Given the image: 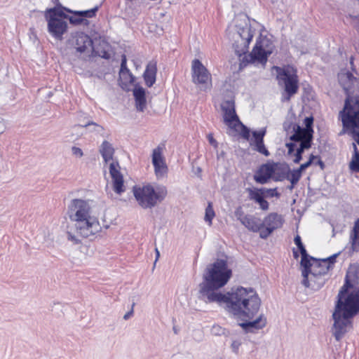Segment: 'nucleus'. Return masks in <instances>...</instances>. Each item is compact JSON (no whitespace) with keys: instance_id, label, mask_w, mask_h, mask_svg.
Returning <instances> with one entry per match:
<instances>
[{"instance_id":"72a5a7b5","label":"nucleus","mask_w":359,"mask_h":359,"mask_svg":"<svg viewBox=\"0 0 359 359\" xmlns=\"http://www.w3.org/2000/svg\"><path fill=\"white\" fill-rule=\"evenodd\" d=\"M246 191L249 194V199L255 202L258 201L261 198H265L264 189L263 188H247Z\"/></svg>"},{"instance_id":"5701e85b","label":"nucleus","mask_w":359,"mask_h":359,"mask_svg":"<svg viewBox=\"0 0 359 359\" xmlns=\"http://www.w3.org/2000/svg\"><path fill=\"white\" fill-rule=\"evenodd\" d=\"M339 253L334 254L333 255L326 258L323 259L320 262H318V270L315 271L318 272L320 275L326 274L330 269L333 267L334 264L336 262V258L338 256Z\"/></svg>"},{"instance_id":"79ce46f5","label":"nucleus","mask_w":359,"mask_h":359,"mask_svg":"<svg viewBox=\"0 0 359 359\" xmlns=\"http://www.w3.org/2000/svg\"><path fill=\"white\" fill-rule=\"evenodd\" d=\"M318 277H321L325 280V278L323 277V275H320L318 272L315 271V269H313V271L310 272L309 275V283L318 285V282L320 281Z\"/></svg>"},{"instance_id":"412c9836","label":"nucleus","mask_w":359,"mask_h":359,"mask_svg":"<svg viewBox=\"0 0 359 359\" xmlns=\"http://www.w3.org/2000/svg\"><path fill=\"white\" fill-rule=\"evenodd\" d=\"M156 62L154 61H150L146 67V69L143 74V78L145 82V84L148 87H151L156 82Z\"/></svg>"},{"instance_id":"a19ab883","label":"nucleus","mask_w":359,"mask_h":359,"mask_svg":"<svg viewBox=\"0 0 359 359\" xmlns=\"http://www.w3.org/2000/svg\"><path fill=\"white\" fill-rule=\"evenodd\" d=\"M346 20L352 25L358 31H359V15L349 14L346 17Z\"/></svg>"},{"instance_id":"4c0bfd02","label":"nucleus","mask_w":359,"mask_h":359,"mask_svg":"<svg viewBox=\"0 0 359 359\" xmlns=\"http://www.w3.org/2000/svg\"><path fill=\"white\" fill-rule=\"evenodd\" d=\"M232 129H236V126H241V136L245 140L248 141L250 140V130L245 125H244L240 120L233 125Z\"/></svg>"},{"instance_id":"2f4dec72","label":"nucleus","mask_w":359,"mask_h":359,"mask_svg":"<svg viewBox=\"0 0 359 359\" xmlns=\"http://www.w3.org/2000/svg\"><path fill=\"white\" fill-rule=\"evenodd\" d=\"M98 10V7L95 6L93 8L86 11H72L71 9H67V12L81 16L83 20L85 18H91L95 16L96 13Z\"/></svg>"},{"instance_id":"ea45409f","label":"nucleus","mask_w":359,"mask_h":359,"mask_svg":"<svg viewBox=\"0 0 359 359\" xmlns=\"http://www.w3.org/2000/svg\"><path fill=\"white\" fill-rule=\"evenodd\" d=\"M215 217V212L212 207L210 203H208V207L205 209V220L209 223L210 225L212 224V220Z\"/></svg>"},{"instance_id":"bb28decb","label":"nucleus","mask_w":359,"mask_h":359,"mask_svg":"<svg viewBox=\"0 0 359 359\" xmlns=\"http://www.w3.org/2000/svg\"><path fill=\"white\" fill-rule=\"evenodd\" d=\"M99 151L105 163H108L113 159L114 149L112 144L108 141L104 140L102 142L100 147Z\"/></svg>"},{"instance_id":"cd10ccee","label":"nucleus","mask_w":359,"mask_h":359,"mask_svg":"<svg viewBox=\"0 0 359 359\" xmlns=\"http://www.w3.org/2000/svg\"><path fill=\"white\" fill-rule=\"evenodd\" d=\"M238 33L241 36L242 41L245 44V48L247 49L248 44L251 41L253 37V33L251 30L250 26L245 23V27L238 29Z\"/></svg>"},{"instance_id":"a878e982","label":"nucleus","mask_w":359,"mask_h":359,"mask_svg":"<svg viewBox=\"0 0 359 359\" xmlns=\"http://www.w3.org/2000/svg\"><path fill=\"white\" fill-rule=\"evenodd\" d=\"M242 224L245 226L248 230L252 232H261L263 229L262 224L259 218L255 217L253 215H248L247 218L244 219Z\"/></svg>"},{"instance_id":"0e129e2a","label":"nucleus","mask_w":359,"mask_h":359,"mask_svg":"<svg viewBox=\"0 0 359 359\" xmlns=\"http://www.w3.org/2000/svg\"><path fill=\"white\" fill-rule=\"evenodd\" d=\"M175 333H177V329H174Z\"/></svg>"},{"instance_id":"393cba45","label":"nucleus","mask_w":359,"mask_h":359,"mask_svg":"<svg viewBox=\"0 0 359 359\" xmlns=\"http://www.w3.org/2000/svg\"><path fill=\"white\" fill-rule=\"evenodd\" d=\"M292 130L294 133L290 136V140L292 142H299L308 140L309 138V141H312L313 136H309V133L304 130L303 128L299 126L298 124H294L292 127Z\"/></svg>"},{"instance_id":"ddd939ff","label":"nucleus","mask_w":359,"mask_h":359,"mask_svg":"<svg viewBox=\"0 0 359 359\" xmlns=\"http://www.w3.org/2000/svg\"><path fill=\"white\" fill-rule=\"evenodd\" d=\"M162 146H158L152 151V164L154 168V172L158 179L163 178L168 172V166L163 156Z\"/></svg>"},{"instance_id":"aec40b11","label":"nucleus","mask_w":359,"mask_h":359,"mask_svg":"<svg viewBox=\"0 0 359 359\" xmlns=\"http://www.w3.org/2000/svg\"><path fill=\"white\" fill-rule=\"evenodd\" d=\"M75 48L79 53H85L93 49V41L87 34L80 32L75 36Z\"/></svg>"},{"instance_id":"7ed1b4c3","label":"nucleus","mask_w":359,"mask_h":359,"mask_svg":"<svg viewBox=\"0 0 359 359\" xmlns=\"http://www.w3.org/2000/svg\"><path fill=\"white\" fill-rule=\"evenodd\" d=\"M228 313L241 320H252L259 311L261 299L252 287L232 289L227 299L222 302Z\"/></svg>"},{"instance_id":"58836bf2","label":"nucleus","mask_w":359,"mask_h":359,"mask_svg":"<svg viewBox=\"0 0 359 359\" xmlns=\"http://www.w3.org/2000/svg\"><path fill=\"white\" fill-rule=\"evenodd\" d=\"M305 128H303L304 130H306L309 135L313 136V118L312 116L305 118L304 121Z\"/></svg>"},{"instance_id":"13d9d810","label":"nucleus","mask_w":359,"mask_h":359,"mask_svg":"<svg viewBox=\"0 0 359 359\" xmlns=\"http://www.w3.org/2000/svg\"><path fill=\"white\" fill-rule=\"evenodd\" d=\"M317 158L318 161L315 163V164L319 165L320 168L323 170L325 168L324 162L318 156H317ZM313 163H314V162Z\"/></svg>"},{"instance_id":"a18cd8bd","label":"nucleus","mask_w":359,"mask_h":359,"mask_svg":"<svg viewBox=\"0 0 359 359\" xmlns=\"http://www.w3.org/2000/svg\"><path fill=\"white\" fill-rule=\"evenodd\" d=\"M234 214H235L236 219L238 220H239L241 224L245 220L244 219L247 218V217L249 215H245V213L241 206L238 207L236 209Z\"/></svg>"},{"instance_id":"4468645a","label":"nucleus","mask_w":359,"mask_h":359,"mask_svg":"<svg viewBox=\"0 0 359 359\" xmlns=\"http://www.w3.org/2000/svg\"><path fill=\"white\" fill-rule=\"evenodd\" d=\"M266 134V128H263L259 130H253L252 132V137L249 140V143L254 151L267 157L270 155V152L266 149L264 142V138Z\"/></svg>"},{"instance_id":"0eeeda50","label":"nucleus","mask_w":359,"mask_h":359,"mask_svg":"<svg viewBox=\"0 0 359 359\" xmlns=\"http://www.w3.org/2000/svg\"><path fill=\"white\" fill-rule=\"evenodd\" d=\"M273 45L266 36H260L257 40L252 52L245 57L248 63H257L264 65L269 55L273 53Z\"/></svg>"},{"instance_id":"e2e57ef3","label":"nucleus","mask_w":359,"mask_h":359,"mask_svg":"<svg viewBox=\"0 0 359 359\" xmlns=\"http://www.w3.org/2000/svg\"><path fill=\"white\" fill-rule=\"evenodd\" d=\"M293 255H294V258H296V259L298 258V257H299L298 252L295 250H293Z\"/></svg>"},{"instance_id":"b1692460","label":"nucleus","mask_w":359,"mask_h":359,"mask_svg":"<svg viewBox=\"0 0 359 359\" xmlns=\"http://www.w3.org/2000/svg\"><path fill=\"white\" fill-rule=\"evenodd\" d=\"M275 172L273 175V180L276 182H282L287 179L290 167L287 164L273 163Z\"/></svg>"},{"instance_id":"052dcab7","label":"nucleus","mask_w":359,"mask_h":359,"mask_svg":"<svg viewBox=\"0 0 359 359\" xmlns=\"http://www.w3.org/2000/svg\"><path fill=\"white\" fill-rule=\"evenodd\" d=\"M101 57L103 58H105V59H108V58H109V54L104 51L103 53V55H101Z\"/></svg>"},{"instance_id":"dca6fc26","label":"nucleus","mask_w":359,"mask_h":359,"mask_svg":"<svg viewBox=\"0 0 359 359\" xmlns=\"http://www.w3.org/2000/svg\"><path fill=\"white\" fill-rule=\"evenodd\" d=\"M48 22V31L56 39L62 40V35L67 30V23L66 21L58 18H46Z\"/></svg>"},{"instance_id":"4be33fe9","label":"nucleus","mask_w":359,"mask_h":359,"mask_svg":"<svg viewBox=\"0 0 359 359\" xmlns=\"http://www.w3.org/2000/svg\"><path fill=\"white\" fill-rule=\"evenodd\" d=\"M137 110L144 111L147 105L145 90L141 86H135L133 90Z\"/></svg>"},{"instance_id":"39448f33","label":"nucleus","mask_w":359,"mask_h":359,"mask_svg":"<svg viewBox=\"0 0 359 359\" xmlns=\"http://www.w3.org/2000/svg\"><path fill=\"white\" fill-rule=\"evenodd\" d=\"M133 194L138 204L144 209L152 208L164 200L167 196L165 187H155L148 184L141 187L133 188Z\"/></svg>"},{"instance_id":"f3484780","label":"nucleus","mask_w":359,"mask_h":359,"mask_svg":"<svg viewBox=\"0 0 359 359\" xmlns=\"http://www.w3.org/2000/svg\"><path fill=\"white\" fill-rule=\"evenodd\" d=\"M274 172L275 170L273 163H268L263 164L255 172L254 180L259 184H264L273 177Z\"/></svg>"},{"instance_id":"f03ea898","label":"nucleus","mask_w":359,"mask_h":359,"mask_svg":"<svg viewBox=\"0 0 359 359\" xmlns=\"http://www.w3.org/2000/svg\"><path fill=\"white\" fill-rule=\"evenodd\" d=\"M231 275L232 271L228 268L227 262L217 259L207 267L203 274V282L199 284L198 299L206 304L222 305V302L227 299L231 292L223 294L217 290L227 283Z\"/></svg>"},{"instance_id":"09e8293b","label":"nucleus","mask_w":359,"mask_h":359,"mask_svg":"<svg viewBox=\"0 0 359 359\" xmlns=\"http://www.w3.org/2000/svg\"><path fill=\"white\" fill-rule=\"evenodd\" d=\"M69 22L74 25H81L83 22V19L77 15H74L73 16L68 17Z\"/></svg>"},{"instance_id":"6e6552de","label":"nucleus","mask_w":359,"mask_h":359,"mask_svg":"<svg viewBox=\"0 0 359 359\" xmlns=\"http://www.w3.org/2000/svg\"><path fill=\"white\" fill-rule=\"evenodd\" d=\"M277 79L279 85L284 86L286 96L283 101H289L299 90V79L295 72L290 68L276 67Z\"/></svg>"},{"instance_id":"603ef678","label":"nucleus","mask_w":359,"mask_h":359,"mask_svg":"<svg viewBox=\"0 0 359 359\" xmlns=\"http://www.w3.org/2000/svg\"><path fill=\"white\" fill-rule=\"evenodd\" d=\"M72 154L76 157L81 158L83 156V151L81 149L77 147H72Z\"/></svg>"},{"instance_id":"473e14b6","label":"nucleus","mask_w":359,"mask_h":359,"mask_svg":"<svg viewBox=\"0 0 359 359\" xmlns=\"http://www.w3.org/2000/svg\"><path fill=\"white\" fill-rule=\"evenodd\" d=\"M351 238L353 250L359 251V219L355 223Z\"/></svg>"},{"instance_id":"de8ad7c7","label":"nucleus","mask_w":359,"mask_h":359,"mask_svg":"<svg viewBox=\"0 0 359 359\" xmlns=\"http://www.w3.org/2000/svg\"><path fill=\"white\" fill-rule=\"evenodd\" d=\"M241 344H242V342L241 340H239V339L233 340L231 344V348L232 352L236 355L238 354L239 348L241 346Z\"/></svg>"},{"instance_id":"49530a36","label":"nucleus","mask_w":359,"mask_h":359,"mask_svg":"<svg viewBox=\"0 0 359 359\" xmlns=\"http://www.w3.org/2000/svg\"><path fill=\"white\" fill-rule=\"evenodd\" d=\"M211 333L215 336H221L225 334V329L219 325H215L211 328Z\"/></svg>"},{"instance_id":"bf43d9fd","label":"nucleus","mask_w":359,"mask_h":359,"mask_svg":"<svg viewBox=\"0 0 359 359\" xmlns=\"http://www.w3.org/2000/svg\"><path fill=\"white\" fill-rule=\"evenodd\" d=\"M155 252H156V259L154 262V265L156 264V262H157L158 259L160 257V252L157 248L155 249Z\"/></svg>"},{"instance_id":"6ab92c4d","label":"nucleus","mask_w":359,"mask_h":359,"mask_svg":"<svg viewBox=\"0 0 359 359\" xmlns=\"http://www.w3.org/2000/svg\"><path fill=\"white\" fill-rule=\"evenodd\" d=\"M116 165L114 163H111L109 165V172L113 180L114 190L117 194H121L125 191L123 186V178L119 170L116 168Z\"/></svg>"},{"instance_id":"8fccbe9b","label":"nucleus","mask_w":359,"mask_h":359,"mask_svg":"<svg viewBox=\"0 0 359 359\" xmlns=\"http://www.w3.org/2000/svg\"><path fill=\"white\" fill-rule=\"evenodd\" d=\"M264 189V194L266 196H270V197H279L280 194L277 192L276 189H266L263 188Z\"/></svg>"},{"instance_id":"9d476101","label":"nucleus","mask_w":359,"mask_h":359,"mask_svg":"<svg viewBox=\"0 0 359 359\" xmlns=\"http://www.w3.org/2000/svg\"><path fill=\"white\" fill-rule=\"evenodd\" d=\"M340 306L336 305L332 314L334 324L332 328V334L337 341H339L344 334L348 332V327L351 325L349 317L345 313L340 312Z\"/></svg>"},{"instance_id":"6e6d98bb","label":"nucleus","mask_w":359,"mask_h":359,"mask_svg":"<svg viewBox=\"0 0 359 359\" xmlns=\"http://www.w3.org/2000/svg\"><path fill=\"white\" fill-rule=\"evenodd\" d=\"M343 77H345V78L348 81V82H350V83H352L353 80H355V79L353 77V76L352 75V74H351V73H350V72H347V73L346 74V75H344V76H343ZM339 81H340V82L341 83V81H342V76H341V77L339 78Z\"/></svg>"},{"instance_id":"1a4fd4ad","label":"nucleus","mask_w":359,"mask_h":359,"mask_svg":"<svg viewBox=\"0 0 359 359\" xmlns=\"http://www.w3.org/2000/svg\"><path fill=\"white\" fill-rule=\"evenodd\" d=\"M192 81L195 84L201 85V89L206 90L212 86V76L208 69L198 60L191 62Z\"/></svg>"},{"instance_id":"3c124183","label":"nucleus","mask_w":359,"mask_h":359,"mask_svg":"<svg viewBox=\"0 0 359 359\" xmlns=\"http://www.w3.org/2000/svg\"><path fill=\"white\" fill-rule=\"evenodd\" d=\"M257 203L259 204V208L262 210H269V204L268 203V201H266L264 198H261L259 200H258V201L256 202Z\"/></svg>"},{"instance_id":"f257e3e1","label":"nucleus","mask_w":359,"mask_h":359,"mask_svg":"<svg viewBox=\"0 0 359 359\" xmlns=\"http://www.w3.org/2000/svg\"><path fill=\"white\" fill-rule=\"evenodd\" d=\"M67 215L72 223L67 226V238L74 245L81 243V238L94 236L101 231L98 213L92 200H70L67 205Z\"/></svg>"},{"instance_id":"c9c22d12","label":"nucleus","mask_w":359,"mask_h":359,"mask_svg":"<svg viewBox=\"0 0 359 359\" xmlns=\"http://www.w3.org/2000/svg\"><path fill=\"white\" fill-rule=\"evenodd\" d=\"M80 126L81 127H83V128H87V127H90V126H93V128L92 129H90V131L91 132H96L97 133H100L101 135H103V132L104 130V128L93 122V121H91L90 120H87L86 121H83V123H80L79 124Z\"/></svg>"},{"instance_id":"37998d69","label":"nucleus","mask_w":359,"mask_h":359,"mask_svg":"<svg viewBox=\"0 0 359 359\" xmlns=\"http://www.w3.org/2000/svg\"><path fill=\"white\" fill-rule=\"evenodd\" d=\"M294 242L297 247L298 248L301 255L307 253L306 250L302 242V238L299 235H297L294 238Z\"/></svg>"},{"instance_id":"5fc2aeb1","label":"nucleus","mask_w":359,"mask_h":359,"mask_svg":"<svg viewBox=\"0 0 359 359\" xmlns=\"http://www.w3.org/2000/svg\"><path fill=\"white\" fill-rule=\"evenodd\" d=\"M285 146L288 149L289 154H291L292 152H294L295 147H296V144H295L294 142L286 143Z\"/></svg>"},{"instance_id":"f704fd0d","label":"nucleus","mask_w":359,"mask_h":359,"mask_svg":"<svg viewBox=\"0 0 359 359\" xmlns=\"http://www.w3.org/2000/svg\"><path fill=\"white\" fill-rule=\"evenodd\" d=\"M354 154L349 163V168L352 172H359V151L355 143H353Z\"/></svg>"},{"instance_id":"864d4df0","label":"nucleus","mask_w":359,"mask_h":359,"mask_svg":"<svg viewBox=\"0 0 359 359\" xmlns=\"http://www.w3.org/2000/svg\"><path fill=\"white\" fill-rule=\"evenodd\" d=\"M208 140L209 143L212 146H213L215 148L217 147V145H218L217 142L213 137L212 134L210 133V134L208 135Z\"/></svg>"},{"instance_id":"f8f14e48","label":"nucleus","mask_w":359,"mask_h":359,"mask_svg":"<svg viewBox=\"0 0 359 359\" xmlns=\"http://www.w3.org/2000/svg\"><path fill=\"white\" fill-rule=\"evenodd\" d=\"M316 261V259H314L312 257H310L307 253L302 255V259H301V266L303 267L302 274L303 276L302 280V285H304L306 287H310L312 290H318L320 288L323 287L324 285V280L321 277H318L320 279V281L318 282V285H315L313 283H309V275L310 272H311V267L312 266V264L311 263V261Z\"/></svg>"},{"instance_id":"9b49d317","label":"nucleus","mask_w":359,"mask_h":359,"mask_svg":"<svg viewBox=\"0 0 359 359\" xmlns=\"http://www.w3.org/2000/svg\"><path fill=\"white\" fill-rule=\"evenodd\" d=\"M284 219L281 215L276 212L269 213L262 222L263 229L259 233L260 238H267L275 230L283 226Z\"/></svg>"},{"instance_id":"c756f323","label":"nucleus","mask_w":359,"mask_h":359,"mask_svg":"<svg viewBox=\"0 0 359 359\" xmlns=\"http://www.w3.org/2000/svg\"><path fill=\"white\" fill-rule=\"evenodd\" d=\"M311 142L312 141H309V139L308 140L302 141L294 154V159L293 160L294 163H299L301 161L302 159V154L305 149H308L311 147Z\"/></svg>"},{"instance_id":"680f3d73","label":"nucleus","mask_w":359,"mask_h":359,"mask_svg":"<svg viewBox=\"0 0 359 359\" xmlns=\"http://www.w3.org/2000/svg\"><path fill=\"white\" fill-rule=\"evenodd\" d=\"M295 185L296 184H290V185L287 187V189H290V191H292L294 189Z\"/></svg>"},{"instance_id":"2eb2a0df","label":"nucleus","mask_w":359,"mask_h":359,"mask_svg":"<svg viewBox=\"0 0 359 359\" xmlns=\"http://www.w3.org/2000/svg\"><path fill=\"white\" fill-rule=\"evenodd\" d=\"M221 109L224 123L230 128H233V125L240 120L236 112L234 100L231 99L224 101L221 104Z\"/></svg>"},{"instance_id":"c03bdc74","label":"nucleus","mask_w":359,"mask_h":359,"mask_svg":"<svg viewBox=\"0 0 359 359\" xmlns=\"http://www.w3.org/2000/svg\"><path fill=\"white\" fill-rule=\"evenodd\" d=\"M315 159H317V156H314L313 154H311L309 159L306 163L300 165L299 168L297 169L302 173L304 170L308 168L313 163Z\"/></svg>"},{"instance_id":"423d86ee","label":"nucleus","mask_w":359,"mask_h":359,"mask_svg":"<svg viewBox=\"0 0 359 359\" xmlns=\"http://www.w3.org/2000/svg\"><path fill=\"white\" fill-rule=\"evenodd\" d=\"M351 273L350 269L347 272L345 284L338 294V300L336 305L340 306V312L345 313L346 316L353 318L359 313V290L353 291L348 294L343 300V297L346 293V288L352 286L348 279Z\"/></svg>"},{"instance_id":"a211bd4d","label":"nucleus","mask_w":359,"mask_h":359,"mask_svg":"<svg viewBox=\"0 0 359 359\" xmlns=\"http://www.w3.org/2000/svg\"><path fill=\"white\" fill-rule=\"evenodd\" d=\"M244 322L239 323V325L245 332H253L264 327L266 325V318L264 314H260L255 320H243Z\"/></svg>"},{"instance_id":"c85d7f7f","label":"nucleus","mask_w":359,"mask_h":359,"mask_svg":"<svg viewBox=\"0 0 359 359\" xmlns=\"http://www.w3.org/2000/svg\"><path fill=\"white\" fill-rule=\"evenodd\" d=\"M66 8L54 7L52 8L47 9L45 13V18H67L68 16L64 13V11H67Z\"/></svg>"},{"instance_id":"7c9ffc66","label":"nucleus","mask_w":359,"mask_h":359,"mask_svg":"<svg viewBox=\"0 0 359 359\" xmlns=\"http://www.w3.org/2000/svg\"><path fill=\"white\" fill-rule=\"evenodd\" d=\"M119 75L121 78H123L127 81L132 82L133 81V76L127 67L125 55L122 56Z\"/></svg>"},{"instance_id":"4d7b16f0","label":"nucleus","mask_w":359,"mask_h":359,"mask_svg":"<svg viewBox=\"0 0 359 359\" xmlns=\"http://www.w3.org/2000/svg\"><path fill=\"white\" fill-rule=\"evenodd\" d=\"M135 306V303L133 304L132 305V309L130 311L127 312L124 316H123V319L124 320H128L129 319L133 314V306Z\"/></svg>"},{"instance_id":"e433bc0d","label":"nucleus","mask_w":359,"mask_h":359,"mask_svg":"<svg viewBox=\"0 0 359 359\" xmlns=\"http://www.w3.org/2000/svg\"><path fill=\"white\" fill-rule=\"evenodd\" d=\"M302 173L298 169L291 170L290 168V171L287 174V177L286 180L290 181V184H297L299 180L301 179Z\"/></svg>"},{"instance_id":"20e7f679","label":"nucleus","mask_w":359,"mask_h":359,"mask_svg":"<svg viewBox=\"0 0 359 359\" xmlns=\"http://www.w3.org/2000/svg\"><path fill=\"white\" fill-rule=\"evenodd\" d=\"M342 86L346 97L339 116L342 122L344 133L351 135L359 145V90L351 92L349 86Z\"/></svg>"},{"instance_id":"69168bd1","label":"nucleus","mask_w":359,"mask_h":359,"mask_svg":"<svg viewBox=\"0 0 359 359\" xmlns=\"http://www.w3.org/2000/svg\"><path fill=\"white\" fill-rule=\"evenodd\" d=\"M175 333H177V329H174Z\"/></svg>"}]
</instances>
